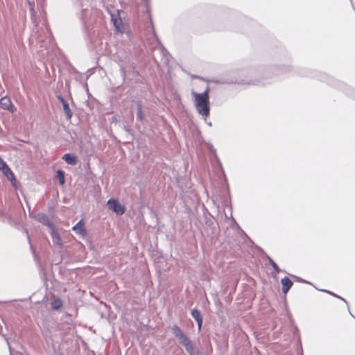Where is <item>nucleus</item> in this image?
<instances>
[{"mask_svg": "<svg viewBox=\"0 0 355 355\" xmlns=\"http://www.w3.org/2000/svg\"><path fill=\"white\" fill-rule=\"evenodd\" d=\"M216 159H217V162H218V163L219 166L222 168V164H221V163H220V161L218 160V157H216Z\"/></svg>", "mask_w": 355, "mask_h": 355, "instance_id": "f704fd0d", "label": "nucleus"}, {"mask_svg": "<svg viewBox=\"0 0 355 355\" xmlns=\"http://www.w3.org/2000/svg\"><path fill=\"white\" fill-rule=\"evenodd\" d=\"M50 234L52 238L53 243L55 245H57L60 248H62L63 247L62 239L55 226L50 229Z\"/></svg>", "mask_w": 355, "mask_h": 355, "instance_id": "6e6552de", "label": "nucleus"}, {"mask_svg": "<svg viewBox=\"0 0 355 355\" xmlns=\"http://www.w3.org/2000/svg\"><path fill=\"white\" fill-rule=\"evenodd\" d=\"M35 218L42 225L49 227V229L53 228L55 226L48 216L44 213H39L37 216H35Z\"/></svg>", "mask_w": 355, "mask_h": 355, "instance_id": "1a4fd4ad", "label": "nucleus"}, {"mask_svg": "<svg viewBox=\"0 0 355 355\" xmlns=\"http://www.w3.org/2000/svg\"><path fill=\"white\" fill-rule=\"evenodd\" d=\"M87 12V11L86 10H82V16H81V19L83 21V23L86 25V21L85 20V18H84V15H86V13Z\"/></svg>", "mask_w": 355, "mask_h": 355, "instance_id": "bb28decb", "label": "nucleus"}, {"mask_svg": "<svg viewBox=\"0 0 355 355\" xmlns=\"http://www.w3.org/2000/svg\"><path fill=\"white\" fill-rule=\"evenodd\" d=\"M211 148L213 150L216 151V150L214 149V147H213V146H212V145H211Z\"/></svg>", "mask_w": 355, "mask_h": 355, "instance_id": "e433bc0d", "label": "nucleus"}, {"mask_svg": "<svg viewBox=\"0 0 355 355\" xmlns=\"http://www.w3.org/2000/svg\"><path fill=\"white\" fill-rule=\"evenodd\" d=\"M59 355H64V354H59Z\"/></svg>", "mask_w": 355, "mask_h": 355, "instance_id": "58836bf2", "label": "nucleus"}, {"mask_svg": "<svg viewBox=\"0 0 355 355\" xmlns=\"http://www.w3.org/2000/svg\"><path fill=\"white\" fill-rule=\"evenodd\" d=\"M259 249L265 254L266 259H268L269 263L272 267L275 272L279 273L282 271V270L279 268L278 265L274 261V260L270 256L266 254L261 248H259Z\"/></svg>", "mask_w": 355, "mask_h": 355, "instance_id": "a211bd4d", "label": "nucleus"}, {"mask_svg": "<svg viewBox=\"0 0 355 355\" xmlns=\"http://www.w3.org/2000/svg\"><path fill=\"white\" fill-rule=\"evenodd\" d=\"M0 107L3 110L13 112L14 106L10 98L8 96L2 97L0 99Z\"/></svg>", "mask_w": 355, "mask_h": 355, "instance_id": "f8f14e48", "label": "nucleus"}, {"mask_svg": "<svg viewBox=\"0 0 355 355\" xmlns=\"http://www.w3.org/2000/svg\"><path fill=\"white\" fill-rule=\"evenodd\" d=\"M72 230L77 234L85 236L87 234L86 229L85 228V223L83 219L80 220L73 227Z\"/></svg>", "mask_w": 355, "mask_h": 355, "instance_id": "9b49d317", "label": "nucleus"}, {"mask_svg": "<svg viewBox=\"0 0 355 355\" xmlns=\"http://www.w3.org/2000/svg\"><path fill=\"white\" fill-rule=\"evenodd\" d=\"M6 341H7V343H8V345L10 354V355H12V348H11V347L10 345V343H9V342H8V340L7 339H6Z\"/></svg>", "mask_w": 355, "mask_h": 355, "instance_id": "2f4dec72", "label": "nucleus"}, {"mask_svg": "<svg viewBox=\"0 0 355 355\" xmlns=\"http://www.w3.org/2000/svg\"><path fill=\"white\" fill-rule=\"evenodd\" d=\"M293 277H294L297 278V280H298V282H304V283L309 284V282H306V281H305V280H303L302 279H301V278H300V277H297L294 276V275H293Z\"/></svg>", "mask_w": 355, "mask_h": 355, "instance_id": "7c9ffc66", "label": "nucleus"}, {"mask_svg": "<svg viewBox=\"0 0 355 355\" xmlns=\"http://www.w3.org/2000/svg\"><path fill=\"white\" fill-rule=\"evenodd\" d=\"M187 352L189 355H202V353L198 350L196 349L194 345L191 342V340L189 342V343H187L186 345L184 346Z\"/></svg>", "mask_w": 355, "mask_h": 355, "instance_id": "dca6fc26", "label": "nucleus"}, {"mask_svg": "<svg viewBox=\"0 0 355 355\" xmlns=\"http://www.w3.org/2000/svg\"><path fill=\"white\" fill-rule=\"evenodd\" d=\"M116 120V117H112V122H113V121H115Z\"/></svg>", "mask_w": 355, "mask_h": 355, "instance_id": "c9c22d12", "label": "nucleus"}, {"mask_svg": "<svg viewBox=\"0 0 355 355\" xmlns=\"http://www.w3.org/2000/svg\"><path fill=\"white\" fill-rule=\"evenodd\" d=\"M171 331L176 338L180 337L183 333H184L177 324H173L172 326Z\"/></svg>", "mask_w": 355, "mask_h": 355, "instance_id": "393cba45", "label": "nucleus"}, {"mask_svg": "<svg viewBox=\"0 0 355 355\" xmlns=\"http://www.w3.org/2000/svg\"><path fill=\"white\" fill-rule=\"evenodd\" d=\"M349 1H350V3H351V5H352V8H353V10H354V12H355V6H354V3H353V1H352V0H349Z\"/></svg>", "mask_w": 355, "mask_h": 355, "instance_id": "473e14b6", "label": "nucleus"}, {"mask_svg": "<svg viewBox=\"0 0 355 355\" xmlns=\"http://www.w3.org/2000/svg\"><path fill=\"white\" fill-rule=\"evenodd\" d=\"M137 120L142 122L144 119V114L142 110V105L141 101H138L137 103Z\"/></svg>", "mask_w": 355, "mask_h": 355, "instance_id": "aec40b11", "label": "nucleus"}, {"mask_svg": "<svg viewBox=\"0 0 355 355\" xmlns=\"http://www.w3.org/2000/svg\"><path fill=\"white\" fill-rule=\"evenodd\" d=\"M6 178L10 182L12 186L15 188H17V180L15 176V174L12 171H10L8 173H7L6 175Z\"/></svg>", "mask_w": 355, "mask_h": 355, "instance_id": "5701e85b", "label": "nucleus"}, {"mask_svg": "<svg viewBox=\"0 0 355 355\" xmlns=\"http://www.w3.org/2000/svg\"><path fill=\"white\" fill-rule=\"evenodd\" d=\"M57 97H58V99L59 100V101L62 105L63 110L67 116V119L68 120L71 119L73 116V112L69 107V105L68 102L61 95H59Z\"/></svg>", "mask_w": 355, "mask_h": 355, "instance_id": "9d476101", "label": "nucleus"}, {"mask_svg": "<svg viewBox=\"0 0 355 355\" xmlns=\"http://www.w3.org/2000/svg\"><path fill=\"white\" fill-rule=\"evenodd\" d=\"M191 314L196 322L203 320L200 311L196 308H194L191 310Z\"/></svg>", "mask_w": 355, "mask_h": 355, "instance_id": "4be33fe9", "label": "nucleus"}, {"mask_svg": "<svg viewBox=\"0 0 355 355\" xmlns=\"http://www.w3.org/2000/svg\"><path fill=\"white\" fill-rule=\"evenodd\" d=\"M62 306V302L59 297L54 298L51 302V308L54 311L59 310Z\"/></svg>", "mask_w": 355, "mask_h": 355, "instance_id": "6ab92c4d", "label": "nucleus"}, {"mask_svg": "<svg viewBox=\"0 0 355 355\" xmlns=\"http://www.w3.org/2000/svg\"><path fill=\"white\" fill-rule=\"evenodd\" d=\"M329 294L336 297V298H338L340 299V300L343 301L345 303H346L347 304V302L345 299H344L343 297H342L341 296H339L338 295L333 293L332 291L331 292H329Z\"/></svg>", "mask_w": 355, "mask_h": 355, "instance_id": "a878e982", "label": "nucleus"}, {"mask_svg": "<svg viewBox=\"0 0 355 355\" xmlns=\"http://www.w3.org/2000/svg\"><path fill=\"white\" fill-rule=\"evenodd\" d=\"M177 338L179 340L180 344L182 346L186 345L191 341L190 338L185 333H183L180 337H178Z\"/></svg>", "mask_w": 355, "mask_h": 355, "instance_id": "b1692460", "label": "nucleus"}, {"mask_svg": "<svg viewBox=\"0 0 355 355\" xmlns=\"http://www.w3.org/2000/svg\"><path fill=\"white\" fill-rule=\"evenodd\" d=\"M144 3H145V6H146V11L147 12H149V1L148 0H142Z\"/></svg>", "mask_w": 355, "mask_h": 355, "instance_id": "c756f323", "label": "nucleus"}, {"mask_svg": "<svg viewBox=\"0 0 355 355\" xmlns=\"http://www.w3.org/2000/svg\"><path fill=\"white\" fill-rule=\"evenodd\" d=\"M320 291H322V292L327 293H328V294H329V292H331L330 291L325 290V289H320Z\"/></svg>", "mask_w": 355, "mask_h": 355, "instance_id": "72a5a7b5", "label": "nucleus"}, {"mask_svg": "<svg viewBox=\"0 0 355 355\" xmlns=\"http://www.w3.org/2000/svg\"><path fill=\"white\" fill-rule=\"evenodd\" d=\"M198 324V329L200 331L202 329L203 320L196 322Z\"/></svg>", "mask_w": 355, "mask_h": 355, "instance_id": "c85d7f7f", "label": "nucleus"}, {"mask_svg": "<svg viewBox=\"0 0 355 355\" xmlns=\"http://www.w3.org/2000/svg\"><path fill=\"white\" fill-rule=\"evenodd\" d=\"M108 208L118 215H123L125 211L124 205H121L117 199L110 198L107 202Z\"/></svg>", "mask_w": 355, "mask_h": 355, "instance_id": "39448f33", "label": "nucleus"}, {"mask_svg": "<svg viewBox=\"0 0 355 355\" xmlns=\"http://www.w3.org/2000/svg\"><path fill=\"white\" fill-rule=\"evenodd\" d=\"M298 75L309 77L327 83L328 85L342 90L346 95L355 99V89L334 77L322 71L312 69L294 67L288 63L271 66L260 65L239 71L234 76L224 78L216 83L223 84L255 85L261 79Z\"/></svg>", "mask_w": 355, "mask_h": 355, "instance_id": "f257e3e1", "label": "nucleus"}, {"mask_svg": "<svg viewBox=\"0 0 355 355\" xmlns=\"http://www.w3.org/2000/svg\"><path fill=\"white\" fill-rule=\"evenodd\" d=\"M65 173L62 169H58L56 172V178L59 180V183L60 185L63 186L65 184V178H64Z\"/></svg>", "mask_w": 355, "mask_h": 355, "instance_id": "412c9836", "label": "nucleus"}, {"mask_svg": "<svg viewBox=\"0 0 355 355\" xmlns=\"http://www.w3.org/2000/svg\"><path fill=\"white\" fill-rule=\"evenodd\" d=\"M111 21L113 23V25L117 32L123 33L124 26L123 24V21L119 16V10H117V13H111L110 14Z\"/></svg>", "mask_w": 355, "mask_h": 355, "instance_id": "423d86ee", "label": "nucleus"}, {"mask_svg": "<svg viewBox=\"0 0 355 355\" xmlns=\"http://www.w3.org/2000/svg\"><path fill=\"white\" fill-rule=\"evenodd\" d=\"M187 352L189 355H202V353L198 350L196 349L194 345L191 342V340L189 342V343H187L186 345L184 346Z\"/></svg>", "mask_w": 355, "mask_h": 355, "instance_id": "2eb2a0df", "label": "nucleus"}, {"mask_svg": "<svg viewBox=\"0 0 355 355\" xmlns=\"http://www.w3.org/2000/svg\"><path fill=\"white\" fill-rule=\"evenodd\" d=\"M281 284L282 285V293L286 294L293 285V282L288 277H284L281 279Z\"/></svg>", "mask_w": 355, "mask_h": 355, "instance_id": "4468645a", "label": "nucleus"}, {"mask_svg": "<svg viewBox=\"0 0 355 355\" xmlns=\"http://www.w3.org/2000/svg\"><path fill=\"white\" fill-rule=\"evenodd\" d=\"M62 159L68 164L75 166L78 162V159L76 155L72 153H65Z\"/></svg>", "mask_w": 355, "mask_h": 355, "instance_id": "ddd939ff", "label": "nucleus"}, {"mask_svg": "<svg viewBox=\"0 0 355 355\" xmlns=\"http://www.w3.org/2000/svg\"><path fill=\"white\" fill-rule=\"evenodd\" d=\"M293 334L295 336H297L298 355H303L302 345L301 339H300V336L299 329L297 327H294L293 330Z\"/></svg>", "mask_w": 355, "mask_h": 355, "instance_id": "f3484780", "label": "nucleus"}, {"mask_svg": "<svg viewBox=\"0 0 355 355\" xmlns=\"http://www.w3.org/2000/svg\"><path fill=\"white\" fill-rule=\"evenodd\" d=\"M207 124H208V125L211 126V122L208 123Z\"/></svg>", "mask_w": 355, "mask_h": 355, "instance_id": "4c0bfd02", "label": "nucleus"}, {"mask_svg": "<svg viewBox=\"0 0 355 355\" xmlns=\"http://www.w3.org/2000/svg\"><path fill=\"white\" fill-rule=\"evenodd\" d=\"M137 58V51L132 52L129 49H119L114 55V60L119 64L121 73L125 74L126 67L132 69L136 68Z\"/></svg>", "mask_w": 355, "mask_h": 355, "instance_id": "f03ea898", "label": "nucleus"}, {"mask_svg": "<svg viewBox=\"0 0 355 355\" xmlns=\"http://www.w3.org/2000/svg\"><path fill=\"white\" fill-rule=\"evenodd\" d=\"M235 15V12L227 8H220L217 11V18L218 22L224 24L220 29L232 30V17Z\"/></svg>", "mask_w": 355, "mask_h": 355, "instance_id": "20e7f679", "label": "nucleus"}, {"mask_svg": "<svg viewBox=\"0 0 355 355\" xmlns=\"http://www.w3.org/2000/svg\"><path fill=\"white\" fill-rule=\"evenodd\" d=\"M209 92L210 88L207 87L202 93H197L194 91L191 93L196 109L198 113L204 118H207L210 114Z\"/></svg>", "mask_w": 355, "mask_h": 355, "instance_id": "7ed1b4c3", "label": "nucleus"}, {"mask_svg": "<svg viewBox=\"0 0 355 355\" xmlns=\"http://www.w3.org/2000/svg\"><path fill=\"white\" fill-rule=\"evenodd\" d=\"M155 36L156 40L157 42V44L155 49L157 51H158L160 53V54L162 55L163 62L164 64H168V62H169L171 55H170L169 53L168 52V51L162 45V44L159 41L157 36L155 35Z\"/></svg>", "mask_w": 355, "mask_h": 355, "instance_id": "0eeeda50", "label": "nucleus"}, {"mask_svg": "<svg viewBox=\"0 0 355 355\" xmlns=\"http://www.w3.org/2000/svg\"><path fill=\"white\" fill-rule=\"evenodd\" d=\"M232 226H236L237 228L241 230V227H239V224L236 223L235 219L234 218H232Z\"/></svg>", "mask_w": 355, "mask_h": 355, "instance_id": "cd10ccee", "label": "nucleus"}]
</instances>
